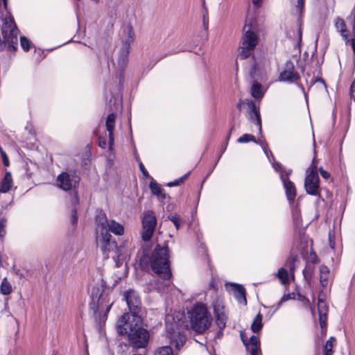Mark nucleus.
Segmentation results:
<instances>
[{"instance_id":"obj_56","label":"nucleus","mask_w":355,"mask_h":355,"mask_svg":"<svg viewBox=\"0 0 355 355\" xmlns=\"http://www.w3.org/2000/svg\"><path fill=\"white\" fill-rule=\"evenodd\" d=\"M190 175V172H188L187 173H186L185 175H184L183 176L180 177L178 180L179 181V183L180 184H182L184 182V181L188 178V176Z\"/></svg>"},{"instance_id":"obj_57","label":"nucleus","mask_w":355,"mask_h":355,"mask_svg":"<svg viewBox=\"0 0 355 355\" xmlns=\"http://www.w3.org/2000/svg\"><path fill=\"white\" fill-rule=\"evenodd\" d=\"M180 184L179 183L178 180H176L175 181L170 182L168 183V187H175V186H178Z\"/></svg>"},{"instance_id":"obj_55","label":"nucleus","mask_w":355,"mask_h":355,"mask_svg":"<svg viewBox=\"0 0 355 355\" xmlns=\"http://www.w3.org/2000/svg\"><path fill=\"white\" fill-rule=\"evenodd\" d=\"M190 175V172H188L187 173H186L185 175H184L183 176L180 177L178 180L179 181V183L180 184H182L184 182V181L188 178V176Z\"/></svg>"},{"instance_id":"obj_18","label":"nucleus","mask_w":355,"mask_h":355,"mask_svg":"<svg viewBox=\"0 0 355 355\" xmlns=\"http://www.w3.org/2000/svg\"><path fill=\"white\" fill-rule=\"evenodd\" d=\"M214 311L217 326L220 329H224L226 326V322L227 320L224 307L220 304L215 305Z\"/></svg>"},{"instance_id":"obj_4","label":"nucleus","mask_w":355,"mask_h":355,"mask_svg":"<svg viewBox=\"0 0 355 355\" xmlns=\"http://www.w3.org/2000/svg\"><path fill=\"white\" fill-rule=\"evenodd\" d=\"M135 32L130 24L124 25L121 27L120 32V38L121 40V46L117 55L116 63L112 59L107 58V64L110 67V62L116 69V76L119 79L120 86H122L124 80V71L128 62V55L130 53V45L135 40Z\"/></svg>"},{"instance_id":"obj_37","label":"nucleus","mask_w":355,"mask_h":355,"mask_svg":"<svg viewBox=\"0 0 355 355\" xmlns=\"http://www.w3.org/2000/svg\"><path fill=\"white\" fill-rule=\"evenodd\" d=\"M237 141L240 144L248 143L249 141H252V142H254L256 144H258V141L256 139V138L254 137V136H253L252 135H250V134H244V135H243L241 137H240L238 139Z\"/></svg>"},{"instance_id":"obj_48","label":"nucleus","mask_w":355,"mask_h":355,"mask_svg":"<svg viewBox=\"0 0 355 355\" xmlns=\"http://www.w3.org/2000/svg\"><path fill=\"white\" fill-rule=\"evenodd\" d=\"M98 146L101 148H105L107 146V141L104 137H98Z\"/></svg>"},{"instance_id":"obj_46","label":"nucleus","mask_w":355,"mask_h":355,"mask_svg":"<svg viewBox=\"0 0 355 355\" xmlns=\"http://www.w3.org/2000/svg\"><path fill=\"white\" fill-rule=\"evenodd\" d=\"M1 155L2 157L3 164L5 166H8L10 164L8 157L6 155V153L3 150H1Z\"/></svg>"},{"instance_id":"obj_24","label":"nucleus","mask_w":355,"mask_h":355,"mask_svg":"<svg viewBox=\"0 0 355 355\" xmlns=\"http://www.w3.org/2000/svg\"><path fill=\"white\" fill-rule=\"evenodd\" d=\"M250 94L253 98L260 99L263 97L265 91L263 89L261 84L254 81L252 85Z\"/></svg>"},{"instance_id":"obj_43","label":"nucleus","mask_w":355,"mask_h":355,"mask_svg":"<svg viewBox=\"0 0 355 355\" xmlns=\"http://www.w3.org/2000/svg\"><path fill=\"white\" fill-rule=\"evenodd\" d=\"M313 267L306 265L305 268L303 270L304 278L306 279H311L313 274Z\"/></svg>"},{"instance_id":"obj_54","label":"nucleus","mask_w":355,"mask_h":355,"mask_svg":"<svg viewBox=\"0 0 355 355\" xmlns=\"http://www.w3.org/2000/svg\"><path fill=\"white\" fill-rule=\"evenodd\" d=\"M288 299H289V296H288V295H284V296L281 298L280 301H279V303H278L277 309H279V308L280 307V306L282 305V304L284 302H285V301L288 300Z\"/></svg>"},{"instance_id":"obj_7","label":"nucleus","mask_w":355,"mask_h":355,"mask_svg":"<svg viewBox=\"0 0 355 355\" xmlns=\"http://www.w3.org/2000/svg\"><path fill=\"white\" fill-rule=\"evenodd\" d=\"M243 29L245 31V33L241 46L240 57L241 59H246L251 55L252 51L257 45L258 37L257 34L252 31L251 25L245 23Z\"/></svg>"},{"instance_id":"obj_32","label":"nucleus","mask_w":355,"mask_h":355,"mask_svg":"<svg viewBox=\"0 0 355 355\" xmlns=\"http://www.w3.org/2000/svg\"><path fill=\"white\" fill-rule=\"evenodd\" d=\"M335 342L336 339L334 337L329 338V339L326 342L325 346L324 347V355H333V347L334 346Z\"/></svg>"},{"instance_id":"obj_39","label":"nucleus","mask_w":355,"mask_h":355,"mask_svg":"<svg viewBox=\"0 0 355 355\" xmlns=\"http://www.w3.org/2000/svg\"><path fill=\"white\" fill-rule=\"evenodd\" d=\"M155 355H173V350L170 346H164L159 348Z\"/></svg>"},{"instance_id":"obj_58","label":"nucleus","mask_w":355,"mask_h":355,"mask_svg":"<svg viewBox=\"0 0 355 355\" xmlns=\"http://www.w3.org/2000/svg\"><path fill=\"white\" fill-rule=\"evenodd\" d=\"M252 3L257 7L259 8L261 6V0H252Z\"/></svg>"},{"instance_id":"obj_17","label":"nucleus","mask_w":355,"mask_h":355,"mask_svg":"<svg viewBox=\"0 0 355 355\" xmlns=\"http://www.w3.org/2000/svg\"><path fill=\"white\" fill-rule=\"evenodd\" d=\"M318 310L319 313V320L321 328L326 326V321L327 319L328 306L322 297V292L320 293L318 300Z\"/></svg>"},{"instance_id":"obj_50","label":"nucleus","mask_w":355,"mask_h":355,"mask_svg":"<svg viewBox=\"0 0 355 355\" xmlns=\"http://www.w3.org/2000/svg\"><path fill=\"white\" fill-rule=\"evenodd\" d=\"M319 171H320L321 176L324 179L327 180L330 178V173L329 172L326 171L325 170H324L322 168H320Z\"/></svg>"},{"instance_id":"obj_13","label":"nucleus","mask_w":355,"mask_h":355,"mask_svg":"<svg viewBox=\"0 0 355 355\" xmlns=\"http://www.w3.org/2000/svg\"><path fill=\"white\" fill-rule=\"evenodd\" d=\"M300 76L299 73L295 70V66L291 60H288L284 66V69L279 75V80L281 82H286L288 83H296L303 92L304 88L303 85L297 83Z\"/></svg>"},{"instance_id":"obj_59","label":"nucleus","mask_w":355,"mask_h":355,"mask_svg":"<svg viewBox=\"0 0 355 355\" xmlns=\"http://www.w3.org/2000/svg\"><path fill=\"white\" fill-rule=\"evenodd\" d=\"M243 104H246V99H245V101H242V100H241V101H239V103L237 104V108H238L239 110H241V107H242V105H243Z\"/></svg>"},{"instance_id":"obj_19","label":"nucleus","mask_w":355,"mask_h":355,"mask_svg":"<svg viewBox=\"0 0 355 355\" xmlns=\"http://www.w3.org/2000/svg\"><path fill=\"white\" fill-rule=\"evenodd\" d=\"M168 337L171 340V343L174 345L175 348L180 349L186 342V337L184 334L180 332H168Z\"/></svg>"},{"instance_id":"obj_35","label":"nucleus","mask_w":355,"mask_h":355,"mask_svg":"<svg viewBox=\"0 0 355 355\" xmlns=\"http://www.w3.org/2000/svg\"><path fill=\"white\" fill-rule=\"evenodd\" d=\"M277 276L282 284H286L288 282V271L285 268H279L278 270Z\"/></svg>"},{"instance_id":"obj_63","label":"nucleus","mask_w":355,"mask_h":355,"mask_svg":"<svg viewBox=\"0 0 355 355\" xmlns=\"http://www.w3.org/2000/svg\"><path fill=\"white\" fill-rule=\"evenodd\" d=\"M135 159L137 161L138 164L139 163V161H141L139 157V155L137 153V152L135 150Z\"/></svg>"},{"instance_id":"obj_23","label":"nucleus","mask_w":355,"mask_h":355,"mask_svg":"<svg viewBox=\"0 0 355 355\" xmlns=\"http://www.w3.org/2000/svg\"><path fill=\"white\" fill-rule=\"evenodd\" d=\"M107 232L114 234L117 236H121L124 233V227L115 221L114 220H110Z\"/></svg>"},{"instance_id":"obj_27","label":"nucleus","mask_w":355,"mask_h":355,"mask_svg":"<svg viewBox=\"0 0 355 355\" xmlns=\"http://www.w3.org/2000/svg\"><path fill=\"white\" fill-rule=\"evenodd\" d=\"M241 338L243 345L245 346L247 351L251 355H259V352L260 350V346L248 344V340L243 333H241Z\"/></svg>"},{"instance_id":"obj_9","label":"nucleus","mask_w":355,"mask_h":355,"mask_svg":"<svg viewBox=\"0 0 355 355\" xmlns=\"http://www.w3.org/2000/svg\"><path fill=\"white\" fill-rule=\"evenodd\" d=\"M123 297L132 314V320H136L138 317L142 318L141 303L138 293L133 289H129L123 292Z\"/></svg>"},{"instance_id":"obj_5","label":"nucleus","mask_w":355,"mask_h":355,"mask_svg":"<svg viewBox=\"0 0 355 355\" xmlns=\"http://www.w3.org/2000/svg\"><path fill=\"white\" fill-rule=\"evenodd\" d=\"M189 314L191 327L196 332L202 334L211 326L212 318L204 304H196Z\"/></svg>"},{"instance_id":"obj_60","label":"nucleus","mask_w":355,"mask_h":355,"mask_svg":"<svg viewBox=\"0 0 355 355\" xmlns=\"http://www.w3.org/2000/svg\"><path fill=\"white\" fill-rule=\"evenodd\" d=\"M224 329H220L219 328V330L217 332V338H220L222 336H223V331Z\"/></svg>"},{"instance_id":"obj_1","label":"nucleus","mask_w":355,"mask_h":355,"mask_svg":"<svg viewBox=\"0 0 355 355\" xmlns=\"http://www.w3.org/2000/svg\"><path fill=\"white\" fill-rule=\"evenodd\" d=\"M139 265L144 270L151 269L163 280V284L159 282V279L156 282L159 292L168 291L172 274L167 245H143V254L140 257Z\"/></svg>"},{"instance_id":"obj_33","label":"nucleus","mask_w":355,"mask_h":355,"mask_svg":"<svg viewBox=\"0 0 355 355\" xmlns=\"http://www.w3.org/2000/svg\"><path fill=\"white\" fill-rule=\"evenodd\" d=\"M292 216L294 225L295 226H300L302 224V218L300 211L297 207H293L292 208Z\"/></svg>"},{"instance_id":"obj_31","label":"nucleus","mask_w":355,"mask_h":355,"mask_svg":"<svg viewBox=\"0 0 355 355\" xmlns=\"http://www.w3.org/2000/svg\"><path fill=\"white\" fill-rule=\"evenodd\" d=\"M12 286L10 283L8 281L6 277H4L2 280V282L0 286V292L3 295H8L12 292Z\"/></svg>"},{"instance_id":"obj_34","label":"nucleus","mask_w":355,"mask_h":355,"mask_svg":"<svg viewBox=\"0 0 355 355\" xmlns=\"http://www.w3.org/2000/svg\"><path fill=\"white\" fill-rule=\"evenodd\" d=\"M298 261V256L297 254H292L288 258L285 266L291 270V272H293L295 268V262Z\"/></svg>"},{"instance_id":"obj_61","label":"nucleus","mask_w":355,"mask_h":355,"mask_svg":"<svg viewBox=\"0 0 355 355\" xmlns=\"http://www.w3.org/2000/svg\"><path fill=\"white\" fill-rule=\"evenodd\" d=\"M351 44H352V48L353 49V51H355V37L352 39Z\"/></svg>"},{"instance_id":"obj_28","label":"nucleus","mask_w":355,"mask_h":355,"mask_svg":"<svg viewBox=\"0 0 355 355\" xmlns=\"http://www.w3.org/2000/svg\"><path fill=\"white\" fill-rule=\"evenodd\" d=\"M335 26L336 29L340 31L341 36L346 41V42H348L349 40L347 39L346 25L345 21L340 17H337L335 21Z\"/></svg>"},{"instance_id":"obj_51","label":"nucleus","mask_w":355,"mask_h":355,"mask_svg":"<svg viewBox=\"0 0 355 355\" xmlns=\"http://www.w3.org/2000/svg\"><path fill=\"white\" fill-rule=\"evenodd\" d=\"M12 271L17 277H19V279H22L24 277L23 273L21 272L19 269L16 268L15 266L12 267Z\"/></svg>"},{"instance_id":"obj_2","label":"nucleus","mask_w":355,"mask_h":355,"mask_svg":"<svg viewBox=\"0 0 355 355\" xmlns=\"http://www.w3.org/2000/svg\"><path fill=\"white\" fill-rule=\"evenodd\" d=\"M142 318L130 320V315L125 313L116 324L118 334L127 335L128 344L134 349L145 348L149 343V331L142 327Z\"/></svg>"},{"instance_id":"obj_15","label":"nucleus","mask_w":355,"mask_h":355,"mask_svg":"<svg viewBox=\"0 0 355 355\" xmlns=\"http://www.w3.org/2000/svg\"><path fill=\"white\" fill-rule=\"evenodd\" d=\"M116 119V114L112 112L107 115L105 121L106 129L108 132L109 135V149L110 150H113L114 137V130L115 127V121Z\"/></svg>"},{"instance_id":"obj_41","label":"nucleus","mask_w":355,"mask_h":355,"mask_svg":"<svg viewBox=\"0 0 355 355\" xmlns=\"http://www.w3.org/2000/svg\"><path fill=\"white\" fill-rule=\"evenodd\" d=\"M7 219L3 216L0 218V238H3L6 233Z\"/></svg>"},{"instance_id":"obj_45","label":"nucleus","mask_w":355,"mask_h":355,"mask_svg":"<svg viewBox=\"0 0 355 355\" xmlns=\"http://www.w3.org/2000/svg\"><path fill=\"white\" fill-rule=\"evenodd\" d=\"M248 344L252 345H257L259 346V339L256 336H252L250 339L248 340Z\"/></svg>"},{"instance_id":"obj_44","label":"nucleus","mask_w":355,"mask_h":355,"mask_svg":"<svg viewBox=\"0 0 355 355\" xmlns=\"http://www.w3.org/2000/svg\"><path fill=\"white\" fill-rule=\"evenodd\" d=\"M78 222L77 211L76 209L71 210V223L72 225H76Z\"/></svg>"},{"instance_id":"obj_21","label":"nucleus","mask_w":355,"mask_h":355,"mask_svg":"<svg viewBox=\"0 0 355 355\" xmlns=\"http://www.w3.org/2000/svg\"><path fill=\"white\" fill-rule=\"evenodd\" d=\"M231 286L232 287V291H234V297L236 298L238 302L246 304L247 300L245 297V288L243 286L236 284H232Z\"/></svg>"},{"instance_id":"obj_25","label":"nucleus","mask_w":355,"mask_h":355,"mask_svg":"<svg viewBox=\"0 0 355 355\" xmlns=\"http://www.w3.org/2000/svg\"><path fill=\"white\" fill-rule=\"evenodd\" d=\"M272 158V162H271L272 166L274 170L279 173L280 180H282V175H284V177L289 176L292 173L291 169H286L283 167L281 163L276 162L274 157Z\"/></svg>"},{"instance_id":"obj_49","label":"nucleus","mask_w":355,"mask_h":355,"mask_svg":"<svg viewBox=\"0 0 355 355\" xmlns=\"http://www.w3.org/2000/svg\"><path fill=\"white\" fill-rule=\"evenodd\" d=\"M317 83H321L322 85L325 86V83H324V81L323 79H322L321 78H313L311 80V85H313Z\"/></svg>"},{"instance_id":"obj_11","label":"nucleus","mask_w":355,"mask_h":355,"mask_svg":"<svg viewBox=\"0 0 355 355\" xmlns=\"http://www.w3.org/2000/svg\"><path fill=\"white\" fill-rule=\"evenodd\" d=\"M307 175L304 180V188L306 192L311 196L319 195V176L317 167L312 163L306 171Z\"/></svg>"},{"instance_id":"obj_62","label":"nucleus","mask_w":355,"mask_h":355,"mask_svg":"<svg viewBox=\"0 0 355 355\" xmlns=\"http://www.w3.org/2000/svg\"><path fill=\"white\" fill-rule=\"evenodd\" d=\"M233 130V127L230 129V131L229 132V134L227 135V137H226V141L225 142H227L228 143V141L231 137V134H232V132Z\"/></svg>"},{"instance_id":"obj_20","label":"nucleus","mask_w":355,"mask_h":355,"mask_svg":"<svg viewBox=\"0 0 355 355\" xmlns=\"http://www.w3.org/2000/svg\"><path fill=\"white\" fill-rule=\"evenodd\" d=\"M13 185L12 177L9 171H6L0 182V193L8 192Z\"/></svg>"},{"instance_id":"obj_22","label":"nucleus","mask_w":355,"mask_h":355,"mask_svg":"<svg viewBox=\"0 0 355 355\" xmlns=\"http://www.w3.org/2000/svg\"><path fill=\"white\" fill-rule=\"evenodd\" d=\"M329 276H330V270L329 268L325 266L322 265L320 267V282L321 286L326 288L329 286L330 281H329Z\"/></svg>"},{"instance_id":"obj_38","label":"nucleus","mask_w":355,"mask_h":355,"mask_svg":"<svg viewBox=\"0 0 355 355\" xmlns=\"http://www.w3.org/2000/svg\"><path fill=\"white\" fill-rule=\"evenodd\" d=\"M258 144L261 146V148L263 149L265 155H266V157H268L269 161L271 162L270 159V156H271V157H272L273 155H272L270 150L269 149L266 141L265 140H260L259 141H258Z\"/></svg>"},{"instance_id":"obj_53","label":"nucleus","mask_w":355,"mask_h":355,"mask_svg":"<svg viewBox=\"0 0 355 355\" xmlns=\"http://www.w3.org/2000/svg\"><path fill=\"white\" fill-rule=\"evenodd\" d=\"M329 244H335L336 241L335 240V237L334 234L331 232H329Z\"/></svg>"},{"instance_id":"obj_42","label":"nucleus","mask_w":355,"mask_h":355,"mask_svg":"<svg viewBox=\"0 0 355 355\" xmlns=\"http://www.w3.org/2000/svg\"><path fill=\"white\" fill-rule=\"evenodd\" d=\"M20 44L24 51H28L31 47L30 41L25 36L20 37Z\"/></svg>"},{"instance_id":"obj_10","label":"nucleus","mask_w":355,"mask_h":355,"mask_svg":"<svg viewBox=\"0 0 355 355\" xmlns=\"http://www.w3.org/2000/svg\"><path fill=\"white\" fill-rule=\"evenodd\" d=\"M141 238L144 241L147 242L151 239L157 225L155 213L153 211H145L141 218Z\"/></svg>"},{"instance_id":"obj_36","label":"nucleus","mask_w":355,"mask_h":355,"mask_svg":"<svg viewBox=\"0 0 355 355\" xmlns=\"http://www.w3.org/2000/svg\"><path fill=\"white\" fill-rule=\"evenodd\" d=\"M168 218L173 223L177 230L180 227L182 220L180 215L178 214H171L168 215Z\"/></svg>"},{"instance_id":"obj_8","label":"nucleus","mask_w":355,"mask_h":355,"mask_svg":"<svg viewBox=\"0 0 355 355\" xmlns=\"http://www.w3.org/2000/svg\"><path fill=\"white\" fill-rule=\"evenodd\" d=\"M96 240L103 243V244H110L112 236L107 232V228L110 221L107 220L106 214L100 211L96 216Z\"/></svg>"},{"instance_id":"obj_64","label":"nucleus","mask_w":355,"mask_h":355,"mask_svg":"<svg viewBox=\"0 0 355 355\" xmlns=\"http://www.w3.org/2000/svg\"><path fill=\"white\" fill-rule=\"evenodd\" d=\"M352 31H353L354 33H355V19H353Z\"/></svg>"},{"instance_id":"obj_52","label":"nucleus","mask_w":355,"mask_h":355,"mask_svg":"<svg viewBox=\"0 0 355 355\" xmlns=\"http://www.w3.org/2000/svg\"><path fill=\"white\" fill-rule=\"evenodd\" d=\"M227 146V142H225L222 145L221 148H220V154L218 155V160L220 158V157L222 156L223 153L226 150Z\"/></svg>"},{"instance_id":"obj_14","label":"nucleus","mask_w":355,"mask_h":355,"mask_svg":"<svg viewBox=\"0 0 355 355\" xmlns=\"http://www.w3.org/2000/svg\"><path fill=\"white\" fill-rule=\"evenodd\" d=\"M246 105L248 107V118L251 123L257 125L259 134H261V119L259 108L257 107L254 101L250 99H246Z\"/></svg>"},{"instance_id":"obj_40","label":"nucleus","mask_w":355,"mask_h":355,"mask_svg":"<svg viewBox=\"0 0 355 355\" xmlns=\"http://www.w3.org/2000/svg\"><path fill=\"white\" fill-rule=\"evenodd\" d=\"M291 1L295 4L296 12L301 15L304 8V0H291Z\"/></svg>"},{"instance_id":"obj_47","label":"nucleus","mask_w":355,"mask_h":355,"mask_svg":"<svg viewBox=\"0 0 355 355\" xmlns=\"http://www.w3.org/2000/svg\"><path fill=\"white\" fill-rule=\"evenodd\" d=\"M139 169H140L141 172L142 173L143 175L145 178H148L149 176V173L147 171V170L146 169V168H145L144 165L143 164V163L141 162V161H139Z\"/></svg>"},{"instance_id":"obj_6","label":"nucleus","mask_w":355,"mask_h":355,"mask_svg":"<svg viewBox=\"0 0 355 355\" xmlns=\"http://www.w3.org/2000/svg\"><path fill=\"white\" fill-rule=\"evenodd\" d=\"M19 32L13 17L11 16L6 17L1 28L2 39L0 37V51H3L6 46L11 51H15Z\"/></svg>"},{"instance_id":"obj_29","label":"nucleus","mask_w":355,"mask_h":355,"mask_svg":"<svg viewBox=\"0 0 355 355\" xmlns=\"http://www.w3.org/2000/svg\"><path fill=\"white\" fill-rule=\"evenodd\" d=\"M262 318L263 316L260 313H259L254 318L251 325V329L253 332H259L262 329Z\"/></svg>"},{"instance_id":"obj_30","label":"nucleus","mask_w":355,"mask_h":355,"mask_svg":"<svg viewBox=\"0 0 355 355\" xmlns=\"http://www.w3.org/2000/svg\"><path fill=\"white\" fill-rule=\"evenodd\" d=\"M304 258L307 260V261L315 264L319 263L320 259L316 254L315 252L312 248V245L309 248V250L307 249L306 254L304 255Z\"/></svg>"},{"instance_id":"obj_3","label":"nucleus","mask_w":355,"mask_h":355,"mask_svg":"<svg viewBox=\"0 0 355 355\" xmlns=\"http://www.w3.org/2000/svg\"><path fill=\"white\" fill-rule=\"evenodd\" d=\"M114 303V300L111 299V291L109 288L103 284L92 288L89 309L98 324L105 323Z\"/></svg>"},{"instance_id":"obj_26","label":"nucleus","mask_w":355,"mask_h":355,"mask_svg":"<svg viewBox=\"0 0 355 355\" xmlns=\"http://www.w3.org/2000/svg\"><path fill=\"white\" fill-rule=\"evenodd\" d=\"M149 187L153 194L162 200L166 198V193H164V189L155 181H151Z\"/></svg>"},{"instance_id":"obj_12","label":"nucleus","mask_w":355,"mask_h":355,"mask_svg":"<svg viewBox=\"0 0 355 355\" xmlns=\"http://www.w3.org/2000/svg\"><path fill=\"white\" fill-rule=\"evenodd\" d=\"M79 182V176L71 171L62 172L56 178L58 187L65 191L75 189L78 185Z\"/></svg>"},{"instance_id":"obj_16","label":"nucleus","mask_w":355,"mask_h":355,"mask_svg":"<svg viewBox=\"0 0 355 355\" xmlns=\"http://www.w3.org/2000/svg\"><path fill=\"white\" fill-rule=\"evenodd\" d=\"M281 181L285 189L287 200L289 203L291 204L296 197L295 186L294 183L289 180L288 176L284 177V175H283V176L282 175Z\"/></svg>"}]
</instances>
